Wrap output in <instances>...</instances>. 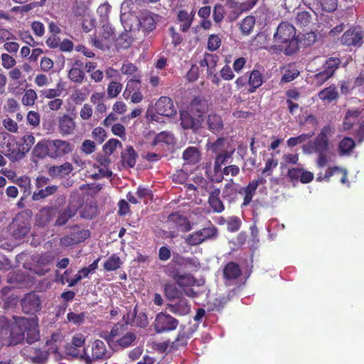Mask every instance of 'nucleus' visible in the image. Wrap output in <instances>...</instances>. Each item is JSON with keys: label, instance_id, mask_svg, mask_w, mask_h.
<instances>
[{"label": "nucleus", "instance_id": "1", "mask_svg": "<svg viewBox=\"0 0 364 364\" xmlns=\"http://www.w3.org/2000/svg\"><path fill=\"white\" fill-rule=\"evenodd\" d=\"M273 39L276 44L271 46L268 49L272 53H284L286 55H291L299 50L296 28L287 21H282L279 24Z\"/></svg>", "mask_w": 364, "mask_h": 364}, {"label": "nucleus", "instance_id": "2", "mask_svg": "<svg viewBox=\"0 0 364 364\" xmlns=\"http://www.w3.org/2000/svg\"><path fill=\"white\" fill-rule=\"evenodd\" d=\"M334 134V129L330 125L324 126L317 136L303 146V150L306 153L328 152L330 137Z\"/></svg>", "mask_w": 364, "mask_h": 364}, {"label": "nucleus", "instance_id": "3", "mask_svg": "<svg viewBox=\"0 0 364 364\" xmlns=\"http://www.w3.org/2000/svg\"><path fill=\"white\" fill-rule=\"evenodd\" d=\"M218 235V228L209 221L208 227L189 234L186 238V242L191 246H197L206 241L215 240Z\"/></svg>", "mask_w": 364, "mask_h": 364}, {"label": "nucleus", "instance_id": "4", "mask_svg": "<svg viewBox=\"0 0 364 364\" xmlns=\"http://www.w3.org/2000/svg\"><path fill=\"white\" fill-rule=\"evenodd\" d=\"M0 152L12 161L21 159L20 146L15 137L8 133L2 134Z\"/></svg>", "mask_w": 364, "mask_h": 364}, {"label": "nucleus", "instance_id": "5", "mask_svg": "<svg viewBox=\"0 0 364 364\" xmlns=\"http://www.w3.org/2000/svg\"><path fill=\"white\" fill-rule=\"evenodd\" d=\"M90 235V232L87 229H80L78 225L71 228V231L60 239V246L68 247L77 245L86 240Z\"/></svg>", "mask_w": 364, "mask_h": 364}, {"label": "nucleus", "instance_id": "6", "mask_svg": "<svg viewBox=\"0 0 364 364\" xmlns=\"http://www.w3.org/2000/svg\"><path fill=\"white\" fill-rule=\"evenodd\" d=\"M178 323V320L170 314L160 312L156 316L153 326L156 333H163L176 330Z\"/></svg>", "mask_w": 364, "mask_h": 364}, {"label": "nucleus", "instance_id": "7", "mask_svg": "<svg viewBox=\"0 0 364 364\" xmlns=\"http://www.w3.org/2000/svg\"><path fill=\"white\" fill-rule=\"evenodd\" d=\"M19 324L23 327L25 338L28 343L31 344L39 339L40 334L36 317L20 318Z\"/></svg>", "mask_w": 364, "mask_h": 364}, {"label": "nucleus", "instance_id": "8", "mask_svg": "<svg viewBox=\"0 0 364 364\" xmlns=\"http://www.w3.org/2000/svg\"><path fill=\"white\" fill-rule=\"evenodd\" d=\"M74 146L70 142L63 139L49 141V157L58 159L73 151Z\"/></svg>", "mask_w": 364, "mask_h": 364}, {"label": "nucleus", "instance_id": "9", "mask_svg": "<svg viewBox=\"0 0 364 364\" xmlns=\"http://www.w3.org/2000/svg\"><path fill=\"white\" fill-rule=\"evenodd\" d=\"M107 348L105 343L101 340H95L92 345L91 355L87 353V349L84 348L81 358L85 360L87 364L92 361L102 360L106 358Z\"/></svg>", "mask_w": 364, "mask_h": 364}, {"label": "nucleus", "instance_id": "10", "mask_svg": "<svg viewBox=\"0 0 364 364\" xmlns=\"http://www.w3.org/2000/svg\"><path fill=\"white\" fill-rule=\"evenodd\" d=\"M364 31L359 27H352L342 35L341 42L346 46L360 47L363 44Z\"/></svg>", "mask_w": 364, "mask_h": 364}, {"label": "nucleus", "instance_id": "11", "mask_svg": "<svg viewBox=\"0 0 364 364\" xmlns=\"http://www.w3.org/2000/svg\"><path fill=\"white\" fill-rule=\"evenodd\" d=\"M58 129L62 136H69L75 134L77 123L75 117L69 114H63L58 118Z\"/></svg>", "mask_w": 364, "mask_h": 364}, {"label": "nucleus", "instance_id": "12", "mask_svg": "<svg viewBox=\"0 0 364 364\" xmlns=\"http://www.w3.org/2000/svg\"><path fill=\"white\" fill-rule=\"evenodd\" d=\"M22 310L26 314H35L41 309V301L38 294L34 292L26 294L21 299Z\"/></svg>", "mask_w": 364, "mask_h": 364}, {"label": "nucleus", "instance_id": "13", "mask_svg": "<svg viewBox=\"0 0 364 364\" xmlns=\"http://www.w3.org/2000/svg\"><path fill=\"white\" fill-rule=\"evenodd\" d=\"M22 218L17 215L9 226V231L16 239L23 238L31 229L29 224Z\"/></svg>", "mask_w": 364, "mask_h": 364}, {"label": "nucleus", "instance_id": "14", "mask_svg": "<svg viewBox=\"0 0 364 364\" xmlns=\"http://www.w3.org/2000/svg\"><path fill=\"white\" fill-rule=\"evenodd\" d=\"M155 109L158 114L165 117H173L176 114V109L173 100L168 97H161L156 102Z\"/></svg>", "mask_w": 364, "mask_h": 364}, {"label": "nucleus", "instance_id": "15", "mask_svg": "<svg viewBox=\"0 0 364 364\" xmlns=\"http://www.w3.org/2000/svg\"><path fill=\"white\" fill-rule=\"evenodd\" d=\"M21 317H14L15 322L9 326L10 336L9 345L16 346L21 343L25 339L23 327L20 323Z\"/></svg>", "mask_w": 364, "mask_h": 364}, {"label": "nucleus", "instance_id": "16", "mask_svg": "<svg viewBox=\"0 0 364 364\" xmlns=\"http://www.w3.org/2000/svg\"><path fill=\"white\" fill-rule=\"evenodd\" d=\"M181 125L184 129H198L203 120L201 114L194 118L188 111H181L180 114Z\"/></svg>", "mask_w": 364, "mask_h": 364}, {"label": "nucleus", "instance_id": "17", "mask_svg": "<svg viewBox=\"0 0 364 364\" xmlns=\"http://www.w3.org/2000/svg\"><path fill=\"white\" fill-rule=\"evenodd\" d=\"M159 18L158 14L149 11L143 12L139 21L141 30L145 33H149L154 30Z\"/></svg>", "mask_w": 364, "mask_h": 364}, {"label": "nucleus", "instance_id": "18", "mask_svg": "<svg viewBox=\"0 0 364 364\" xmlns=\"http://www.w3.org/2000/svg\"><path fill=\"white\" fill-rule=\"evenodd\" d=\"M73 170V166L70 163L65 162L60 166L48 167L47 172L53 178H63L68 176Z\"/></svg>", "mask_w": 364, "mask_h": 364}, {"label": "nucleus", "instance_id": "19", "mask_svg": "<svg viewBox=\"0 0 364 364\" xmlns=\"http://www.w3.org/2000/svg\"><path fill=\"white\" fill-rule=\"evenodd\" d=\"M220 190L214 189L208 196V203L214 213H221L225 210V205L220 198Z\"/></svg>", "mask_w": 364, "mask_h": 364}, {"label": "nucleus", "instance_id": "20", "mask_svg": "<svg viewBox=\"0 0 364 364\" xmlns=\"http://www.w3.org/2000/svg\"><path fill=\"white\" fill-rule=\"evenodd\" d=\"M57 209L54 207H45L36 215V223L39 226H46L55 217Z\"/></svg>", "mask_w": 364, "mask_h": 364}, {"label": "nucleus", "instance_id": "21", "mask_svg": "<svg viewBox=\"0 0 364 364\" xmlns=\"http://www.w3.org/2000/svg\"><path fill=\"white\" fill-rule=\"evenodd\" d=\"M168 222L173 223L176 227L181 228L184 232H188L191 229L188 219L179 212L171 213L168 217Z\"/></svg>", "mask_w": 364, "mask_h": 364}, {"label": "nucleus", "instance_id": "22", "mask_svg": "<svg viewBox=\"0 0 364 364\" xmlns=\"http://www.w3.org/2000/svg\"><path fill=\"white\" fill-rule=\"evenodd\" d=\"M193 181L196 184L198 194L202 196H205L207 193L210 194L214 189L217 188L212 181L206 180L201 176L193 177Z\"/></svg>", "mask_w": 364, "mask_h": 364}, {"label": "nucleus", "instance_id": "23", "mask_svg": "<svg viewBox=\"0 0 364 364\" xmlns=\"http://www.w3.org/2000/svg\"><path fill=\"white\" fill-rule=\"evenodd\" d=\"M167 308L171 313L178 316H185L191 311V305L186 299L181 298L174 304H168Z\"/></svg>", "mask_w": 364, "mask_h": 364}, {"label": "nucleus", "instance_id": "24", "mask_svg": "<svg viewBox=\"0 0 364 364\" xmlns=\"http://www.w3.org/2000/svg\"><path fill=\"white\" fill-rule=\"evenodd\" d=\"M257 189V182H250L245 187L240 188L238 193L244 196L241 207H246L250 205L255 195Z\"/></svg>", "mask_w": 364, "mask_h": 364}, {"label": "nucleus", "instance_id": "25", "mask_svg": "<svg viewBox=\"0 0 364 364\" xmlns=\"http://www.w3.org/2000/svg\"><path fill=\"white\" fill-rule=\"evenodd\" d=\"M264 82V76L262 73L256 69L252 70L248 76L249 93L255 92Z\"/></svg>", "mask_w": 364, "mask_h": 364}, {"label": "nucleus", "instance_id": "26", "mask_svg": "<svg viewBox=\"0 0 364 364\" xmlns=\"http://www.w3.org/2000/svg\"><path fill=\"white\" fill-rule=\"evenodd\" d=\"M242 274L239 264L234 262H228L223 269V277L226 280H235Z\"/></svg>", "mask_w": 364, "mask_h": 364}, {"label": "nucleus", "instance_id": "27", "mask_svg": "<svg viewBox=\"0 0 364 364\" xmlns=\"http://www.w3.org/2000/svg\"><path fill=\"white\" fill-rule=\"evenodd\" d=\"M338 97V92L335 85H331L318 93V97L321 101L328 103L337 100Z\"/></svg>", "mask_w": 364, "mask_h": 364}, {"label": "nucleus", "instance_id": "28", "mask_svg": "<svg viewBox=\"0 0 364 364\" xmlns=\"http://www.w3.org/2000/svg\"><path fill=\"white\" fill-rule=\"evenodd\" d=\"M137 154L132 146H128L121 153L122 165L124 167L133 168L136 164Z\"/></svg>", "mask_w": 364, "mask_h": 364}, {"label": "nucleus", "instance_id": "29", "mask_svg": "<svg viewBox=\"0 0 364 364\" xmlns=\"http://www.w3.org/2000/svg\"><path fill=\"white\" fill-rule=\"evenodd\" d=\"M206 124L208 129L214 134H218L222 131L224 126L221 117L215 113L208 115Z\"/></svg>", "mask_w": 364, "mask_h": 364}, {"label": "nucleus", "instance_id": "30", "mask_svg": "<svg viewBox=\"0 0 364 364\" xmlns=\"http://www.w3.org/2000/svg\"><path fill=\"white\" fill-rule=\"evenodd\" d=\"M200 153L196 146H189L183 152V159L188 164L195 165L200 160Z\"/></svg>", "mask_w": 364, "mask_h": 364}, {"label": "nucleus", "instance_id": "31", "mask_svg": "<svg viewBox=\"0 0 364 364\" xmlns=\"http://www.w3.org/2000/svg\"><path fill=\"white\" fill-rule=\"evenodd\" d=\"M85 76V75L82 70V63L79 60L75 61L68 73V77L74 82L81 83Z\"/></svg>", "mask_w": 364, "mask_h": 364}, {"label": "nucleus", "instance_id": "32", "mask_svg": "<svg viewBox=\"0 0 364 364\" xmlns=\"http://www.w3.org/2000/svg\"><path fill=\"white\" fill-rule=\"evenodd\" d=\"M355 147V141L349 136H345L338 144V150L340 156H349Z\"/></svg>", "mask_w": 364, "mask_h": 364}, {"label": "nucleus", "instance_id": "33", "mask_svg": "<svg viewBox=\"0 0 364 364\" xmlns=\"http://www.w3.org/2000/svg\"><path fill=\"white\" fill-rule=\"evenodd\" d=\"M238 191L233 184V180L230 179L226 183L223 189V198L228 200L230 203L235 202L237 196Z\"/></svg>", "mask_w": 364, "mask_h": 364}, {"label": "nucleus", "instance_id": "34", "mask_svg": "<svg viewBox=\"0 0 364 364\" xmlns=\"http://www.w3.org/2000/svg\"><path fill=\"white\" fill-rule=\"evenodd\" d=\"M336 173H341V178L340 179V181L341 183L345 184L347 183V176L348 173L346 169L338 167V166H333V167H328L323 174V178H325V181L328 182L330 181L331 177L336 174Z\"/></svg>", "mask_w": 364, "mask_h": 364}, {"label": "nucleus", "instance_id": "35", "mask_svg": "<svg viewBox=\"0 0 364 364\" xmlns=\"http://www.w3.org/2000/svg\"><path fill=\"white\" fill-rule=\"evenodd\" d=\"M341 63V61L338 58H328L323 64L322 70L332 77L339 68Z\"/></svg>", "mask_w": 364, "mask_h": 364}, {"label": "nucleus", "instance_id": "36", "mask_svg": "<svg viewBox=\"0 0 364 364\" xmlns=\"http://www.w3.org/2000/svg\"><path fill=\"white\" fill-rule=\"evenodd\" d=\"M77 213V210L75 208L68 206L64 210L60 213L57 220H55V225L57 226H63L67 223V222L72 218H73Z\"/></svg>", "mask_w": 364, "mask_h": 364}, {"label": "nucleus", "instance_id": "37", "mask_svg": "<svg viewBox=\"0 0 364 364\" xmlns=\"http://www.w3.org/2000/svg\"><path fill=\"white\" fill-rule=\"evenodd\" d=\"M123 264L121 258L117 254H112L103 264L104 269L107 272H112L119 269Z\"/></svg>", "mask_w": 364, "mask_h": 364}, {"label": "nucleus", "instance_id": "38", "mask_svg": "<svg viewBox=\"0 0 364 364\" xmlns=\"http://www.w3.org/2000/svg\"><path fill=\"white\" fill-rule=\"evenodd\" d=\"M36 139L32 134L24 135L21 138V144L20 146L21 159H22L26 154L28 153L33 144Z\"/></svg>", "mask_w": 364, "mask_h": 364}, {"label": "nucleus", "instance_id": "39", "mask_svg": "<svg viewBox=\"0 0 364 364\" xmlns=\"http://www.w3.org/2000/svg\"><path fill=\"white\" fill-rule=\"evenodd\" d=\"M58 191V186L55 185L47 186L45 188H41L38 191L33 193L32 199L33 200H39L49 196L53 195Z\"/></svg>", "mask_w": 364, "mask_h": 364}, {"label": "nucleus", "instance_id": "40", "mask_svg": "<svg viewBox=\"0 0 364 364\" xmlns=\"http://www.w3.org/2000/svg\"><path fill=\"white\" fill-rule=\"evenodd\" d=\"M136 336L134 333L132 331L126 332L122 336L115 340L116 344L119 346L126 348L132 345L135 341Z\"/></svg>", "mask_w": 364, "mask_h": 364}, {"label": "nucleus", "instance_id": "41", "mask_svg": "<svg viewBox=\"0 0 364 364\" xmlns=\"http://www.w3.org/2000/svg\"><path fill=\"white\" fill-rule=\"evenodd\" d=\"M33 154L38 159L49 156V141L38 142L33 149Z\"/></svg>", "mask_w": 364, "mask_h": 364}, {"label": "nucleus", "instance_id": "42", "mask_svg": "<svg viewBox=\"0 0 364 364\" xmlns=\"http://www.w3.org/2000/svg\"><path fill=\"white\" fill-rule=\"evenodd\" d=\"M227 148L228 146L226 139L223 137H219L210 145L208 149L213 153L218 154L224 152H228L229 151L227 149Z\"/></svg>", "mask_w": 364, "mask_h": 364}, {"label": "nucleus", "instance_id": "43", "mask_svg": "<svg viewBox=\"0 0 364 364\" xmlns=\"http://www.w3.org/2000/svg\"><path fill=\"white\" fill-rule=\"evenodd\" d=\"M311 15L306 11H298L295 17V23L299 27H307L311 23Z\"/></svg>", "mask_w": 364, "mask_h": 364}, {"label": "nucleus", "instance_id": "44", "mask_svg": "<svg viewBox=\"0 0 364 364\" xmlns=\"http://www.w3.org/2000/svg\"><path fill=\"white\" fill-rule=\"evenodd\" d=\"M232 154V151H228L216 154L213 167L215 173L221 171L222 166L228 163V160L231 157Z\"/></svg>", "mask_w": 364, "mask_h": 364}, {"label": "nucleus", "instance_id": "45", "mask_svg": "<svg viewBox=\"0 0 364 364\" xmlns=\"http://www.w3.org/2000/svg\"><path fill=\"white\" fill-rule=\"evenodd\" d=\"M164 294L168 300L180 299L182 293L174 284H166L164 286Z\"/></svg>", "mask_w": 364, "mask_h": 364}, {"label": "nucleus", "instance_id": "46", "mask_svg": "<svg viewBox=\"0 0 364 364\" xmlns=\"http://www.w3.org/2000/svg\"><path fill=\"white\" fill-rule=\"evenodd\" d=\"M173 279L181 287H190L195 284L196 279L191 274H180L176 273L173 277Z\"/></svg>", "mask_w": 364, "mask_h": 364}, {"label": "nucleus", "instance_id": "47", "mask_svg": "<svg viewBox=\"0 0 364 364\" xmlns=\"http://www.w3.org/2000/svg\"><path fill=\"white\" fill-rule=\"evenodd\" d=\"M191 108L202 115L208 108L207 100L199 96L195 97L191 102Z\"/></svg>", "mask_w": 364, "mask_h": 364}, {"label": "nucleus", "instance_id": "48", "mask_svg": "<svg viewBox=\"0 0 364 364\" xmlns=\"http://www.w3.org/2000/svg\"><path fill=\"white\" fill-rule=\"evenodd\" d=\"M127 332V326L120 323H116L110 331L109 340L115 342V340L122 336Z\"/></svg>", "mask_w": 364, "mask_h": 364}, {"label": "nucleus", "instance_id": "49", "mask_svg": "<svg viewBox=\"0 0 364 364\" xmlns=\"http://www.w3.org/2000/svg\"><path fill=\"white\" fill-rule=\"evenodd\" d=\"M15 183L23 189V193L26 196L31 194V178L28 176L24 175L17 178Z\"/></svg>", "mask_w": 364, "mask_h": 364}, {"label": "nucleus", "instance_id": "50", "mask_svg": "<svg viewBox=\"0 0 364 364\" xmlns=\"http://www.w3.org/2000/svg\"><path fill=\"white\" fill-rule=\"evenodd\" d=\"M132 43V39L127 33H122L116 40L117 49H127Z\"/></svg>", "mask_w": 364, "mask_h": 364}, {"label": "nucleus", "instance_id": "51", "mask_svg": "<svg viewBox=\"0 0 364 364\" xmlns=\"http://www.w3.org/2000/svg\"><path fill=\"white\" fill-rule=\"evenodd\" d=\"M165 143L166 144H172L174 142V136L173 134L168 132H161L159 134H158L154 140V144L156 145L158 143Z\"/></svg>", "mask_w": 364, "mask_h": 364}, {"label": "nucleus", "instance_id": "52", "mask_svg": "<svg viewBox=\"0 0 364 364\" xmlns=\"http://www.w3.org/2000/svg\"><path fill=\"white\" fill-rule=\"evenodd\" d=\"M314 132H309L306 134H301L296 137H290L287 141V146L289 147H294L299 144H301L313 136Z\"/></svg>", "mask_w": 364, "mask_h": 364}, {"label": "nucleus", "instance_id": "53", "mask_svg": "<svg viewBox=\"0 0 364 364\" xmlns=\"http://www.w3.org/2000/svg\"><path fill=\"white\" fill-rule=\"evenodd\" d=\"M117 146L122 147V143L117 139H109L103 146V151L106 155H112Z\"/></svg>", "mask_w": 364, "mask_h": 364}, {"label": "nucleus", "instance_id": "54", "mask_svg": "<svg viewBox=\"0 0 364 364\" xmlns=\"http://www.w3.org/2000/svg\"><path fill=\"white\" fill-rule=\"evenodd\" d=\"M255 23V21L253 16H249L245 17L240 23V29L242 32L245 35L249 34L253 29Z\"/></svg>", "mask_w": 364, "mask_h": 364}, {"label": "nucleus", "instance_id": "55", "mask_svg": "<svg viewBox=\"0 0 364 364\" xmlns=\"http://www.w3.org/2000/svg\"><path fill=\"white\" fill-rule=\"evenodd\" d=\"M123 85L116 81H112L107 86V95L109 98L116 97L122 91Z\"/></svg>", "mask_w": 364, "mask_h": 364}, {"label": "nucleus", "instance_id": "56", "mask_svg": "<svg viewBox=\"0 0 364 364\" xmlns=\"http://www.w3.org/2000/svg\"><path fill=\"white\" fill-rule=\"evenodd\" d=\"M299 75V71L294 66H289L282 77V82H289Z\"/></svg>", "mask_w": 364, "mask_h": 364}, {"label": "nucleus", "instance_id": "57", "mask_svg": "<svg viewBox=\"0 0 364 364\" xmlns=\"http://www.w3.org/2000/svg\"><path fill=\"white\" fill-rule=\"evenodd\" d=\"M36 99V92L33 90L29 89L25 91L22 97V103L26 106H32L34 105Z\"/></svg>", "mask_w": 364, "mask_h": 364}, {"label": "nucleus", "instance_id": "58", "mask_svg": "<svg viewBox=\"0 0 364 364\" xmlns=\"http://www.w3.org/2000/svg\"><path fill=\"white\" fill-rule=\"evenodd\" d=\"M46 0H41L40 2L33 1L23 6H15L14 7L13 10L15 11H19L22 14L28 13V11H31L32 9H35L36 7L38 6H42L44 4Z\"/></svg>", "mask_w": 364, "mask_h": 364}, {"label": "nucleus", "instance_id": "59", "mask_svg": "<svg viewBox=\"0 0 364 364\" xmlns=\"http://www.w3.org/2000/svg\"><path fill=\"white\" fill-rule=\"evenodd\" d=\"M136 196L139 199L143 200L145 203H147L148 200H151L153 193L151 189L139 186L136 191Z\"/></svg>", "mask_w": 364, "mask_h": 364}, {"label": "nucleus", "instance_id": "60", "mask_svg": "<svg viewBox=\"0 0 364 364\" xmlns=\"http://www.w3.org/2000/svg\"><path fill=\"white\" fill-rule=\"evenodd\" d=\"M317 39V35L315 32L310 31L303 34L301 39L299 41L304 46H310L314 44Z\"/></svg>", "mask_w": 364, "mask_h": 364}, {"label": "nucleus", "instance_id": "61", "mask_svg": "<svg viewBox=\"0 0 364 364\" xmlns=\"http://www.w3.org/2000/svg\"><path fill=\"white\" fill-rule=\"evenodd\" d=\"M337 0H319L318 6L323 11L333 12L337 9Z\"/></svg>", "mask_w": 364, "mask_h": 364}, {"label": "nucleus", "instance_id": "62", "mask_svg": "<svg viewBox=\"0 0 364 364\" xmlns=\"http://www.w3.org/2000/svg\"><path fill=\"white\" fill-rule=\"evenodd\" d=\"M221 45V39L218 35L212 34L209 36L208 41V49L210 51H215L219 48Z\"/></svg>", "mask_w": 364, "mask_h": 364}, {"label": "nucleus", "instance_id": "63", "mask_svg": "<svg viewBox=\"0 0 364 364\" xmlns=\"http://www.w3.org/2000/svg\"><path fill=\"white\" fill-rule=\"evenodd\" d=\"M92 136L98 144H102L105 140L107 134L103 128L98 127L92 131Z\"/></svg>", "mask_w": 364, "mask_h": 364}, {"label": "nucleus", "instance_id": "64", "mask_svg": "<svg viewBox=\"0 0 364 364\" xmlns=\"http://www.w3.org/2000/svg\"><path fill=\"white\" fill-rule=\"evenodd\" d=\"M225 9L221 4H216L213 9V18L215 22L220 23L224 18Z\"/></svg>", "mask_w": 364, "mask_h": 364}]
</instances>
